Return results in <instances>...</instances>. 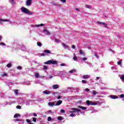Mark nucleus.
Returning a JSON list of instances; mask_svg holds the SVG:
<instances>
[{"label": "nucleus", "instance_id": "f257e3e1", "mask_svg": "<svg viewBox=\"0 0 124 124\" xmlns=\"http://www.w3.org/2000/svg\"><path fill=\"white\" fill-rule=\"evenodd\" d=\"M21 11L22 12H23V13L28 14V15H32V14H33V13L31 12L29 9L24 7L21 8Z\"/></svg>", "mask_w": 124, "mask_h": 124}, {"label": "nucleus", "instance_id": "f03ea898", "mask_svg": "<svg viewBox=\"0 0 124 124\" xmlns=\"http://www.w3.org/2000/svg\"><path fill=\"white\" fill-rule=\"evenodd\" d=\"M58 62L57 61L48 60L47 62H44L45 64H57Z\"/></svg>", "mask_w": 124, "mask_h": 124}, {"label": "nucleus", "instance_id": "7ed1b4c3", "mask_svg": "<svg viewBox=\"0 0 124 124\" xmlns=\"http://www.w3.org/2000/svg\"><path fill=\"white\" fill-rule=\"evenodd\" d=\"M86 104L87 105H88V106H89L90 105H96V104H97V103H93L92 101H91L90 100H87L86 101Z\"/></svg>", "mask_w": 124, "mask_h": 124}, {"label": "nucleus", "instance_id": "20e7f679", "mask_svg": "<svg viewBox=\"0 0 124 124\" xmlns=\"http://www.w3.org/2000/svg\"><path fill=\"white\" fill-rule=\"evenodd\" d=\"M71 110H72L70 111V113H76L77 111L80 112L81 111V109H76V108H72Z\"/></svg>", "mask_w": 124, "mask_h": 124}, {"label": "nucleus", "instance_id": "39448f33", "mask_svg": "<svg viewBox=\"0 0 124 124\" xmlns=\"http://www.w3.org/2000/svg\"><path fill=\"white\" fill-rule=\"evenodd\" d=\"M31 1H32V0H27L26 5L27 6L31 5Z\"/></svg>", "mask_w": 124, "mask_h": 124}, {"label": "nucleus", "instance_id": "423d86ee", "mask_svg": "<svg viewBox=\"0 0 124 124\" xmlns=\"http://www.w3.org/2000/svg\"><path fill=\"white\" fill-rule=\"evenodd\" d=\"M62 100H59V101L55 104V106H59L61 105V104H62Z\"/></svg>", "mask_w": 124, "mask_h": 124}, {"label": "nucleus", "instance_id": "0eeeda50", "mask_svg": "<svg viewBox=\"0 0 124 124\" xmlns=\"http://www.w3.org/2000/svg\"><path fill=\"white\" fill-rule=\"evenodd\" d=\"M44 32H46V34H47V35H50L51 34V33L49 31H48L46 29H44Z\"/></svg>", "mask_w": 124, "mask_h": 124}, {"label": "nucleus", "instance_id": "6e6552de", "mask_svg": "<svg viewBox=\"0 0 124 124\" xmlns=\"http://www.w3.org/2000/svg\"><path fill=\"white\" fill-rule=\"evenodd\" d=\"M110 97L112 99H117V98H119V97H118L117 96H116V95H110Z\"/></svg>", "mask_w": 124, "mask_h": 124}, {"label": "nucleus", "instance_id": "1a4fd4ad", "mask_svg": "<svg viewBox=\"0 0 124 124\" xmlns=\"http://www.w3.org/2000/svg\"><path fill=\"white\" fill-rule=\"evenodd\" d=\"M52 88L53 89H54V90H56L57 89H59V85L57 84H55V85H53L52 86Z\"/></svg>", "mask_w": 124, "mask_h": 124}, {"label": "nucleus", "instance_id": "9d476101", "mask_svg": "<svg viewBox=\"0 0 124 124\" xmlns=\"http://www.w3.org/2000/svg\"><path fill=\"white\" fill-rule=\"evenodd\" d=\"M48 105L49 106H52V107H53L54 105H55V103L54 102H50L48 103Z\"/></svg>", "mask_w": 124, "mask_h": 124}, {"label": "nucleus", "instance_id": "9b49d317", "mask_svg": "<svg viewBox=\"0 0 124 124\" xmlns=\"http://www.w3.org/2000/svg\"><path fill=\"white\" fill-rule=\"evenodd\" d=\"M78 108H80V109H82V110H87V108L85 107H82L81 106H79L78 107Z\"/></svg>", "mask_w": 124, "mask_h": 124}, {"label": "nucleus", "instance_id": "f8f14e48", "mask_svg": "<svg viewBox=\"0 0 124 124\" xmlns=\"http://www.w3.org/2000/svg\"><path fill=\"white\" fill-rule=\"evenodd\" d=\"M44 53H46V54H50V53H51V51L48 49H46L44 50Z\"/></svg>", "mask_w": 124, "mask_h": 124}, {"label": "nucleus", "instance_id": "ddd939ff", "mask_svg": "<svg viewBox=\"0 0 124 124\" xmlns=\"http://www.w3.org/2000/svg\"><path fill=\"white\" fill-rule=\"evenodd\" d=\"M51 92H50V91H48L47 90H45L43 92V93H45V94H49Z\"/></svg>", "mask_w": 124, "mask_h": 124}, {"label": "nucleus", "instance_id": "4468645a", "mask_svg": "<svg viewBox=\"0 0 124 124\" xmlns=\"http://www.w3.org/2000/svg\"><path fill=\"white\" fill-rule=\"evenodd\" d=\"M1 22H9V19H3L2 18L0 19Z\"/></svg>", "mask_w": 124, "mask_h": 124}, {"label": "nucleus", "instance_id": "2eb2a0df", "mask_svg": "<svg viewBox=\"0 0 124 124\" xmlns=\"http://www.w3.org/2000/svg\"><path fill=\"white\" fill-rule=\"evenodd\" d=\"M97 23L99 24V25H103V26H106V25H107L105 23L101 22L100 21H98Z\"/></svg>", "mask_w": 124, "mask_h": 124}, {"label": "nucleus", "instance_id": "dca6fc26", "mask_svg": "<svg viewBox=\"0 0 124 124\" xmlns=\"http://www.w3.org/2000/svg\"><path fill=\"white\" fill-rule=\"evenodd\" d=\"M83 79H89V78H90V76L88 75H84L83 76Z\"/></svg>", "mask_w": 124, "mask_h": 124}, {"label": "nucleus", "instance_id": "f3484780", "mask_svg": "<svg viewBox=\"0 0 124 124\" xmlns=\"http://www.w3.org/2000/svg\"><path fill=\"white\" fill-rule=\"evenodd\" d=\"M37 46H39V47H41V46H42V44H41V43H40V42H38L37 43Z\"/></svg>", "mask_w": 124, "mask_h": 124}, {"label": "nucleus", "instance_id": "a211bd4d", "mask_svg": "<svg viewBox=\"0 0 124 124\" xmlns=\"http://www.w3.org/2000/svg\"><path fill=\"white\" fill-rule=\"evenodd\" d=\"M18 117H20V114H16L14 116V118H18Z\"/></svg>", "mask_w": 124, "mask_h": 124}, {"label": "nucleus", "instance_id": "6ab92c4d", "mask_svg": "<svg viewBox=\"0 0 124 124\" xmlns=\"http://www.w3.org/2000/svg\"><path fill=\"white\" fill-rule=\"evenodd\" d=\"M79 54L80 55H83V56H85V53L83 52V50H79Z\"/></svg>", "mask_w": 124, "mask_h": 124}, {"label": "nucleus", "instance_id": "aec40b11", "mask_svg": "<svg viewBox=\"0 0 124 124\" xmlns=\"http://www.w3.org/2000/svg\"><path fill=\"white\" fill-rule=\"evenodd\" d=\"M69 72V73H73L74 72H76V70L73 69V70H70Z\"/></svg>", "mask_w": 124, "mask_h": 124}, {"label": "nucleus", "instance_id": "412c9836", "mask_svg": "<svg viewBox=\"0 0 124 124\" xmlns=\"http://www.w3.org/2000/svg\"><path fill=\"white\" fill-rule=\"evenodd\" d=\"M74 61H77V57L76 56V55H75L73 58Z\"/></svg>", "mask_w": 124, "mask_h": 124}, {"label": "nucleus", "instance_id": "4be33fe9", "mask_svg": "<svg viewBox=\"0 0 124 124\" xmlns=\"http://www.w3.org/2000/svg\"><path fill=\"white\" fill-rule=\"evenodd\" d=\"M47 121L48 122H51L52 121V118H51V117H48L47 118Z\"/></svg>", "mask_w": 124, "mask_h": 124}, {"label": "nucleus", "instance_id": "5701e85b", "mask_svg": "<svg viewBox=\"0 0 124 124\" xmlns=\"http://www.w3.org/2000/svg\"><path fill=\"white\" fill-rule=\"evenodd\" d=\"M44 26V24H41L40 25H36V27H43Z\"/></svg>", "mask_w": 124, "mask_h": 124}, {"label": "nucleus", "instance_id": "b1692460", "mask_svg": "<svg viewBox=\"0 0 124 124\" xmlns=\"http://www.w3.org/2000/svg\"><path fill=\"white\" fill-rule=\"evenodd\" d=\"M35 76L36 78H38V77H39V74H38V73H36Z\"/></svg>", "mask_w": 124, "mask_h": 124}, {"label": "nucleus", "instance_id": "393cba45", "mask_svg": "<svg viewBox=\"0 0 124 124\" xmlns=\"http://www.w3.org/2000/svg\"><path fill=\"white\" fill-rule=\"evenodd\" d=\"M12 66V65L11 64V63H8L7 64V67L10 68L11 67V66Z\"/></svg>", "mask_w": 124, "mask_h": 124}, {"label": "nucleus", "instance_id": "a878e982", "mask_svg": "<svg viewBox=\"0 0 124 124\" xmlns=\"http://www.w3.org/2000/svg\"><path fill=\"white\" fill-rule=\"evenodd\" d=\"M14 92H15V94H16V95H18V90H15L14 91Z\"/></svg>", "mask_w": 124, "mask_h": 124}, {"label": "nucleus", "instance_id": "bb28decb", "mask_svg": "<svg viewBox=\"0 0 124 124\" xmlns=\"http://www.w3.org/2000/svg\"><path fill=\"white\" fill-rule=\"evenodd\" d=\"M119 97H120V98H124V94H122L121 95H119Z\"/></svg>", "mask_w": 124, "mask_h": 124}, {"label": "nucleus", "instance_id": "cd10ccee", "mask_svg": "<svg viewBox=\"0 0 124 124\" xmlns=\"http://www.w3.org/2000/svg\"><path fill=\"white\" fill-rule=\"evenodd\" d=\"M58 120L59 121H62V116H59L58 117Z\"/></svg>", "mask_w": 124, "mask_h": 124}, {"label": "nucleus", "instance_id": "c85d7f7f", "mask_svg": "<svg viewBox=\"0 0 124 124\" xmlns=\"http://www.w3.org/2000/svg\"><path fill=\"white\" fill-rule=\"evenodd\" d=\"M5 76H7V74L4 73L2 75V77H5Z\"/></svg>", "mask_w": 124, "mask_h": 124}, {"label": "nucleus", "instance_id": "c756f323", "mask_svg": "<svg viewBox=\"0 0 124 124\" xmlns=\"http://www.w3.org/2000/svg\"><path fill=\"white\" fill-rule=\"evenodd\" d=\"M46 69H48V67H47V66H44L43 70H45Z\"/></svg>", "mask_w": 124, "mask_h": 124}, {"label": "nucleus", "instance_id": "7c9ffc66", "mask_svg": "<svg viewBox=\"0 0 124 124\" xmlns=\"http://www.w3.org/2000/svg\"><path fill=\"white\" fill-rule=\"evenodd\" d=\"M0 45L2 46H5V44H4V43L3 42H1V43H0Z\"/></svg>", "mask_w": 124, "mask_h": 124}, {"label": "nucleus", "instance_id": "2f4dec72", "mask_svg": "<svg viewBox=\"0 0 124 124\" xmlns=\"http://www.w3.org/2000/svg\"><path fill=\"white\" fill-rule=\"evenodd\" d=\"M32 120H33V122H34V123H36V118L33 117Z\"/></svg>", "mask_w": 124, "mask_h": 124}, {"label": "nucleus", "instance_id": "473e14b6", "mask_svg": "<svg viewBox=\"0 0 124 124\" xmlns=\"http://www.w3.org/2000/svg\"><path fill=\"white\" fill-rule=\"evenodd\" d=\"M81 82H82V83L83 84H86V83H87V81H86V80H82L81 81Z\"/></svg>", "mask_w": 124, "mask_h": 124}, {"label": "nucleus", "instance_id": "72a5a7b5", "mask_svg": "<svg viewBox=\"0 0 124 124\" xmlns=\"http://www.w3.org/2000/svg\"><path fill=\"white\" fill-rule=\"evenodd\" d=\"M93 95H95V94H96V93H97L96 91H93Z\"/></svg>", "mask_w": 124, "mask_h": 124}, {"label": "nucleus", "instance_id": "f704fd0d", "mask_svg": "<svg viewBox=\"0 0 124 124\" xmlns=\"http://www.w3.org/2000/svg\"><path fill=\"white\" fill-rule=\"evenodd\" d=\"M62 46L65 48H67V45H65V44H62Z\"/></svg>", "mask_w": 124, "mask_h": 124}, {"label": "nucleus", "instance_id": "c9c22d12", "mask_svg": "<svg viewBox=\"0 0 124 124\" xmlns=\"http://www.w3.org/2000/svg\"><path fill=\"white\" fill-rule=\"evenodd\" d=\"M70 117H75V115H74V114L72 113L70 115Z\"/></svg>", "mask_w": 124, "mask_h": 124}, {"label": "nucleus", "instance_id": "e433bc0d", "mask_svg": "<svg viewBox=\"0 0 124 124\" xmlns=\"http://www.w3.org/2000/svg\"><path fill=\"white\" fill-rule=\"evenodd\" d=\"M86 7L87 8H90L91 9V6H90V5H86Z\"/></svg>", "mask_w": 124, "mask_h": 124}, {"label": "nucleus", "instance_id": "4c0bfd02", "mask_svg": "<svg viewBox=\"0 0 124 124\" xmlns=\"http://www.w3.org/2000/svg\"><path fill=\"white\" fill-rule=\"evenodd\" d=\"M18 69H19V70H21V69H22V67H21V66H19L17 67V68Z\"/></svg>", "mask_w": 124, "mask_h": 124}, {"label": "nucleus", "instance_id": "58836bf2", "mask_svg": "<svg viewBox=\"0 0 124 124\" xmlns=\"http://www.w3.org/2000/svg\"><path fill=\"white\" fill-rule=\"evenodd\" d=\"M120 78L121 79V80H124V76H122L120 77Z\"/></svg>", "mask_w": 124, "mask_h": 124}, {"label": "nucleus", "instance_id": "ea45409f", "mask_svg": "<svg viewBox=\"0 0 124 124\" xmlns=\"http://www.w3.org/2000/svg\"><path fill=\"white\" fill-rule=\"evenodd\" d=\"M61 113H65V110H64V109H61Z\"/></svg>", "mask_w": 124, "mask_h": 124}, {"label": "nucleus", "instance_id": "a19ab883", "mask_svg": "<svg viewBox=\"0 0 124 124\" xmlns=\"http://www.w3.org/2000/svg\"><path fill=\"white\" fill-rule=\"evenodd\" d=\"M118 64H119L120 65H121V64H122V61H119L117 62Z\"/></svg>", "mask_w": 124, "mask_h": 124}, {"label": "nucleus", "instance_id": "79ce46f5", "mask_svg": "<svg viewBox=\"0 0 124 124\" xmlns=\"http://www.w3.org/2000/svg\"><path fill=\"white\" fill-rule=\"evenodd\" d=\"M16 108L17 109H21V106H17Z\"/></svg>", "mask_w": 124, "mask_h": 124}, {"label": "nucleus", "instance_id": "37998d69", "mask_svg": "<svg viewBox=\"0 0 124 124\" xmlns=\"http://www.w3.org/2000/svg\"><path fill=\"white\" fill-rule=\"evenodd\" d=\"M26 122H27V123H29L30 124L31 121L29 119H27Z\"/></svg>", "mask_w": 124, "mask_h": 124}, {"label": "nucleus", "instance_id": "c03bdc74", "mask_svg": "<svg viewBox=\"0 0 124 124\" xmlns=\"http://www.w3.org/2000/svg\"><path fill=\"white\" fill-rule=\"evenodd\" d=\"M61 1H62L63 3H65V2H66V0H61Z\"/></svg>", "mask_w": 124, "mask_h": 124}, {"label": "nucleus", "instance_id": "a18cd8bd", "mask_svg": "<svg viewBox=\"0 0 124 124\" xmlns=\"http://www.w3.org/2000/svg\"><path fill=\"white\" fill-rule=\"evenodd\" d=\"M61 66H65V64L64 63H61L60 64Z\"/></svg>", "mask_w": 124, "mask_h": 124}, {"label": "nucleus", "instance_id": "49530a36", "mask_svg": "<svg viewBox=\"0 0 124 124\" xmlns=\"http://www.w3.org/2000/svg\"><path fill=\"white\" fill-rule=\"evenodd\" d=\"M72 49H75V45H73L72 46Z\"/></svg>", "mask_w": 124, "mask_h": 124}, {"label": "nucleus", "instance_id": "de8ad7c7", "mask_svg": "<svg viewBox=\"0 0 124 124\" xmlns=\"http://www.w3.org/2000/svg\"><path fill=\"white\" fill-rule=\"evenodd\" d=\"M83 61H87V58L84 57V58H83Z\"/></svg>", "mask_w": 124, "mask_h": 124}, {"label": "nucleus", "instance_id": "09e8293b", "mask_svg": "<svg viewBox=\"0 0 124 124\" xmlns=\"http://www.w3.org/2000/svg\"><path fill=\"white\" fill-rule=\"evenodd\" d=\"M85 91H86V92H90V89H88V88H86L85 89Z\"/></svg>", "mask_w": 124, "mask_h": 124}, {"label": "nucleus", "instance_id": "8fccbe9b", "mask_svg": "<svg viewBox=\"0 0 124 124\" xmlns=\"http://www.w3.org/2000/svg\"><path fill=\"white\" fill-rule=\"evenodd\" d=\"M33 116H34V117H36L37 115L36 114V113H33Z\"/></svg>", "mask_w": 124, "mask_h": 124}, {"label": "nucleus", "instance_id": "3c124183", "mask_svg": "<svg viewBox=\"0 0 124 124\" xmlns=\"http://www.w3.org/2000/svg\"><path fill=\"white\" fill-rule=\"evenodd\" d=\"M61 96H59L57 98V99H60V98H61Z\"/></svg>", "mask_w": 124, "mask_h": 124}, {"label": "nucleus", "instance_id": "603ef678", "mask_svg": "<svg viewBox=\"0 0 124 124\" xmlns=\"http://www.w3.org/2000/svg\"><path fill=\"white\" fill-rule=\"evenodd\" d=\"M75 9L77 10V11H80V10L77 8H76Z\"/></svg>", "mask_w": 124, "mask_h": 124}, {"label": "nucleus", "instance_id": "864d4df0", "mask_svg": "<svg viewBox=\"0 0 124 124\" xmlns=\"http://www.w3.org/2000/svg\"><path fill=\"white\" fill-rule=\"evenodd\" d=\"M95 80H99V77H97Z\"/></svg>", "mask_w": 124, "mask_h": 124}, {"label": "nucleus", "instance_id": "5fc2aeb1", "mask_svg": "<svg viewBox=\"0 0 124 124\" xmlns=\"http://www.w3.org/2000/svg\"><path fill=\"white\" fill-rule=\"evenodd\" d=\"M15 122H19V119H16L15 120Z\"/></svg>", "mask_w": 124, "mask_h": 124}, {"label": "nucleus", "instance_id": "6e6d98bb", "mask_svg": "<svg viewBox=\"0 0 124 124\" xmlns=\"http://www.w3.org/2000/svg\"><path fill=\"white\" fill-rule=\"evenodd\" d=\"M1 39H2V37L1 36H0V41H1Z\"/></svg>", "mask_w": 124, "mask_h": 124}, {"label": "nucleus", "instance_id": "4d7b16f0", "mask_svg": "<svg viewBox=\"0 0 124 124\" xmlns=\"http://www.w3.org/2000/svg\"><path fill=\"white\" fill-rule=\"evenodd\" d=\"M41 56H45V54L42 53V54H41Z\"/></svg>", "mask_w": 124, "mask_h": 124}, {"label": "nucleus", "instance_id": "13d9d810", "mask_svg": "<svg viewBox=\"0 0 124 124\" xmlns=\"http://www.w3.org/2000/svg\"><path fill=\"white\" fill-rule=\"evenodd\" d=\"M51 78H53V76H50L49 77V79H51Z\"/></svg>", "mask_w": 124, "mask_h": 124}, {"label": "nucleus", "instance_id": "bf43d9fd", "mask_svg": "<svg viewBox=\"0 0 124 124\" xmlns=\"http://www.w3.org/2000/svg\"><path fill=\"white\" fill-rule=\"evenodd\" d=\"M48 113H52V110H48Z\"/></svg>", "mask_w": 124, "mask_h": 124}, {"label": "nucleus", "instance_id": "052dcab7", "mask_svg": "<svg viewBox=\"0 0 124 124\" xmlns=\"http://www.w3.org/2000/svg\"><path fill=\"white\" fill-rule=\"evenodd\" d=\"M94 56L95 57H97V54L96 53H95Z\"/></svg>", "mask_w": 124, "mask_h": 124}, {"label": "nucleus", "instance_id": "680f3d73", "mask_svg": "<svg viewBox=\"0 0 124 124\" xmlns=\"http://www.w3.org/2000/svg\"><path fill=\"white\" fill-rule=\"evenodd\" d=\"M11 1L12 2H13V1H14V0H11Z\"/></svg>", "mask_w": 124, "mask_h": 124}, {"label": "nucleus", "instance_id": "e2e57ef3", "mask_svg": "<svg viewBox=\"0 0 124 124\" xmlns=\"http://www.w3.org/2000/svg\"><path fill=\"white\" fill-rule=\"evenodd\" d=\"M29 124H33V123H30Z\"/></svg>", "mask_w": 124, "mask_h": 124}, {"label": "nucleus", "instance_id": "0e129e2a", "mask_svg": "<svg viewBox=\"0 0 124 124\" xmlns=\"http://www.w3.org/2000/svg\"><path fill=\"white\" fill-rule=\"evenodd\" d=\"M109 50H110V51H113V50H112V49H109Z\"/></svg>", "mask_w": 124, "mask_h": 124}, {"label": "nucleus", "instance_id": "69168bd1", "mask_svg": "<svg viewBox=\"0 0 124 124\" xmlns=\"http://www.w3.org/2000/svg\"><path fill=\"white\" fill-rule=\"evenodd\" d=\"M12 76H14V75H12Z\"/></svg>", "mask_w": 124, "mask_h": 124}, {"label": "nucleus", "instance_id": "338daca9", "mask_svg": "<svg viewBox=\"0 0 124 124\" xmlns=\"http://www.w3.org/2000/svg\"><path fill=\"white\" fill-rule=\"evenodd\" d=\"M123 100H124V99H123Z\"/></svg>", "mask_w": 124, "mask_h": 124}]
</instances>
